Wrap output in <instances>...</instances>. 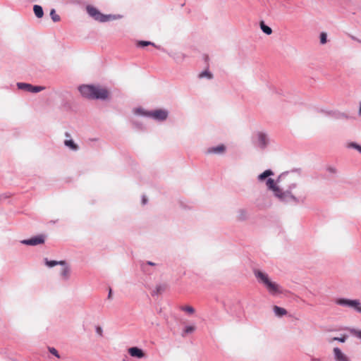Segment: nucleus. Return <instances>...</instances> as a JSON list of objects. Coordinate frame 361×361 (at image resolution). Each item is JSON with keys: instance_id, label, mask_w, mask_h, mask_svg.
I'll return each mask as SVG.
<instances>
[{"instance_id": "f257e3e1", "label": "nucleus", "mask_w": 361, "mask_h": 361, "mask_svg": "<svg viewBox=\"0 0 361 361\" xmlns=\"http://www.w3.org/2000/svg\"><path fill=\"white\" fill-rule=\"evenodd\" d=\"M82 95L89 99H106L109 97L108 90L99 86L82 85L79 87Z\"/></svg>"}, {"instance_id": "f03ea898", "label": "nucleus", "mask_w": 361, "mask_h": 361, "mask_svg": "<svg viewBox=\"0 0 361 361\" xmlns=\"http://www.w3.org/2000/svg\"><path fill=\"white\" fill-rule=\"evenodd\" d=\"M254 274L258 281L262 283L271 294L275 295L281 293L279 284L272 281L268 274L260 270H255Z\"/></svg>"}, {"instance_id": "7ed1b4c3", "label": "nucleus", "mask_w": 361, "mask_h": 361, "mask_svg": "<svg viewBox=\"0 0 361 361\" xmlns=\"http://www.w3.org/2000/svg\"><path fill=\"white\" fill-rule=\"evenodd\" d=\"M86 11L90 16L100 23L114 20L116 18L114 15H105L102 13L97 8L91 5L87 6Z\"/></svg>"}, {"instance_id": "20e7f679", "label": "nucleus", "mask_w": 361, "mask_h": 361, "mask_svg": "<svg viewBox=\"0 0 361 361\" xmlns=\"http://www.w3.org/2000/svg\"><path fill=\"white\" fill-rule=\"evenodd\" d=\"M267 185L270 190H273L275 196H276L281 200H284L288 197L293 198V197L289 192H282L281 190L276 185L274 180L272 178H269L267 180Z\"/></svg>"}, {"instance_id": "39448f33", "label": "nucleus", "mask_w": 361, "mask_h": 361, "mask_svg": "<svg viewBox=\"0 0 361 361\" xmlns=\"http://www.w3.org/2000/svg\"><path fill=\"white\" fill-rule=\"evenodd\" d=\"M336 304L352 307L361 313V304L357 300L338 299L336 300Z\"/></svg>"}, {"instance_id": "423d86ee", "label": "nucleus", "mask_w": 361, "mask_h": 361, "mask_svg": "<svg viewBox=\"0 0 361 361\" xmlns=\"http://www.w3.org/2000/svg\"><path fill=\"white\" fill-rule=\"evenodd\" d=\"M17 85L19 89L30 92H39L45 89V87L42 86H33L30 84L24 82H19Z\"/></svg>"}, {"instance_id": "0eeeda50", "label": "nucleus", "mask_w": 361, "mask_h": 361, "mask_svg": "<svg viewBox=\"0 0 361 361\" xmlns=\"http://www.w3.org/2000/svg\"><path fill=\"white\" fill-rule=\"evenodd\" d=\"M147 115L156 120L164 121V120L166 119V118L168 116V112L163 109H157V110L149 112L147 114Z\"/></svg>"}, {"instance_id": "6e6552de", "label": "nucleus", "mask_w": 361, "mask_h": 361, "mask_svg": "<svg viewBox=\"0 0 361 361\" xmlns=\"http://www.w3.org/2000/svg\"><path fill=\"white\" fill-rule=\"evenodd\" d=\"M333 354L335 361H350V357L338 347L333 349Z\"/></svg>"}, {"instance_id": "1a4fd4ad", "label": "nucleus", "mask_w": 361, "mask_h": 361, "mask_svg": "<svg viewBox=\"0 0 361 361\" xmlns=\"http://www.w3.org/2000/svg\"><path fill=\"white\" fill-rule=\"evenodd\" d=\"M267 142L268 140L267 135L264 133L261 132L257 133V140L255 142L257 147L264 149L267 146Z\"/></svg>"}, {"instance_id": "9d476101", "label": "nucleus", "mask_w": 361, "mask_h": 361, "mask_svg": "<svg viewBox=\"0 0 361 361\" xmlns=\"http://www.w3.org/2000/svg\"><path fill=\"white\" fill-rule=\"evenodd\" d=\"M44 242V238L43 235H37L30 239L24 240L22 241L23 244L27 245H37L39 244H42Z\"/></svg>"}, {"instance_id": "9b49d317", "label": "nucleus", "mask_w": 361, "mask_h": 361, "mask_svg": "<svg viewBox=\"0 0 361 361\" xmlns=\"http://www.w3.org/2000/svg\"><path fill=\"white\" fill-rule=\"evenodd\" d=\"M128 353L132 357H137V358H142L144 357L143 351L137 347H133V348H129Z\"/></svg>"}, {"instance_id": "f8f14e48", "label": "nucleus", "mask_w": 361, "mask_h": 361, "mask_svg": "<svg viewBox=\"0 0 361 361\" xmlns=\"http://www.w3.org/2000/svg\"><path fill=\"white\" fill-rule=\"evenodd\" d=\"M226 147L224 145H220L217 147H211L207 149L209 154H222L225 152Z\"/></svg>"}, {"instance_id": "ddd939ff", "label": "nucleus", "mask_w": 361, "mask_h": 361, "mask_svg": "<svg viewBox=\"0 0 361 361\" xmlns=\"http://www.w3.org/2000/svg\"><path fill=\"white\" fill-rule=\"evenodd\" d=\"M61 266H62V267L61 269V276L64 279H68L70 276V271H71L70 267L66 264V262H65V265H61Z\"/></svg>"}, {"instance_id": "4468645a", "label": "nucleus", "mask_w": 361, "mask_h": 361, "mask_svg": "<svg viewBox=\"0 0 361 361\" xmlns=\"http://www.w3.org/2000/svg\"><path fill=\"white\" fill-rule=\"evenodd\" d=\"M64 145L70 148L71 149L73 150V151H76L78 149V145H76L74 141L71 139H67V140H65L64 141Z\"/></svg>"}, {"instance_id": "2eb2a0df", "label": "nucleus", "mask_w": 361, "mask_h": 361, "mask_svg": "<svg viewBox=\"0 0 361 361\" xmlns=\"http://www.w3.org/2000/svg\"><path fill=\"white\" fill-rule=\"evenodd\" d=\"M45 264L49 267H53L56 265H65V261H55V260H48L45 259Z\"/></svg>"}, {"instance_id": "dca6fc26", "label": "nucleus", "mask_w": 361, "mask_h": 361, "mask_svg": "<svg viewBox=\"0 0 361 361\" xmlns=\"http://www.w3.org/2000/svg\"><path fill=\"white\" fill-rule=\"evenodd\" d=\"M33 11H34L35 16L37 18H42V16L44 15V12H43V9H42V6H40L39 5H35L33 7Z\"/></svg>"}, {"instance_id": "f3484780", "label": "nucleus", "mask_w": 361, "mask_h": 361, "mask_svg": "<svg viewBox=\"0 0 361 361\" xmlns=\"http://www.w3.org/2000/svg\"><path fill=\"white\" fill-rule=\"evenodd\" d=\"M274 311L275 314L279 317L283 316L287 314V311L286 309L278 307L276 305L274 307Z\"/></svg>"}, {"instance_id": "a211bd4d", "label": "nucleus", "mask_w": 361, "mask_h": 361, "mask_svg": "<svg viewBox=\"0 0 361 361\" xmlns=\"http://www.w3.org/2000/svg\"><path fill=\"white\" fill-rule=\"evenodd\" d=\"M260 27L262 30L267 35H271L272 33L271 28L266 25L263 21L260 22Z\"/></svg>"}, {"instance_id": "6ab92c4d", "label": "nucleus", "mask_w": 361, "mask_h": 361, "mask_svg": "<svg viewBox=\"0 0 361 361\" xmlns=\"http://www.w3.org/2000/svg\"><path fill=\"white\" fill-rule=\"evenodd\" d=\"M273 174V172L271 171V170H266L265 171H264L262 173H261L259 176V179L260 180H264L267 177L271 176Z\"/></svg>"}, {"instance_id": "aec40b11", "label": "nucleus", "mask_w": 361, "mask_h": 361, "mask_svg": "<svg viewBox=\"0 0 361 361\" xmlns=\"http://www.w3.org/2000/svg\"><path fill=\"white\" fill-rule=\"evenodd\" d=\"M50 16L54 22H59L60 20V16L58 14H56L54 9L51 10Z\"/></svg>"}, {"instance_id": "412c9836", "label": "nucleus", "mask_w": 361, "mask_h": 361, "mask_svg": "<svg viewBox=\"0 0 361 361\" xmlns=\"http://www.w3.org/2000/svg\"><path fill=\"white\" fill-rule=\"evenodd\" d=\"M346 338H347V336L344 335L341 337H334V338H331L329 340V343H332L333 341H340L341 343H344L345 341H346Z\"/></svg>"}, {"instance_id": "4be33fe9", "label": "nucleus", "mask_w": 361, "mask_h": 361, "mask_svg": "<svg viewBox=\"0 0 361 361\" xmlns=\"http://www.w3.org/2000/svg\"><path fill=\"white\" fill-rule=\"evenodd\" d=\"M181 310L188 314H192L195 312V309L192 306H189V305L182 307Z\"/></svg>"}, {"instance_id": "5701e85b", "label": "nucleus", "mask_w": 361, "mask_h": 361, "mask_svg": "<svg viewBox=\"0 0 361 361\" xmlns=\"http://www.w3.org/2000/svg\"><path fill=\"white\" fill-rule=\"evenodd\" d=\"M154 45L153 43L150 42H147V41H139L137 43V45L138 47H146V46H148V45Z\"/></svg>"}, {"instance_id": "b1692460", "label": "nucleus", "mask_w": 361, "mask_h": 361, "mask_svg": "<svg viewBox=\"0 0 361 361\" xmlns=\"http://www.w3.org/2000/svg\"><path fill=\"white\" fill-rule=\"evenodd\" d=\"M199 76L200 78L207 77L209 79L212 78V73L207 71L202 72Z\"/></svg>"}, {"instance_id": "393cba45", "label": "nucleus", "mask_w": 361, "mask_h": 361, "mask_svg": "<svg viewBox=\"0 0 361 361\" xmlns=\"http://www.w3.org/2000/svg\"><path fill=\"white\" fill-rule=\"evenodd\" d=\"M320 42L324 44L326 42V34L325 32H322L320 35Z\"/></svg>"}, {"instance_id": "a878e982", "label": "nucleus", "mask_w": 361, "mask_h": 361, "mask_svg": "<svg viewBox=\"0 0 361 361\" xmlns=\"http://www.w3.org/2000/svg\"><path fill=\"white\" fill-rule=\"evenodd\" d=\"M49 351L52 355H55L56 357L59 358L60 356L58 353V351L54 348H49Z\"/></svg>"}, {"instance_id": "bb28decb", "label": "nucleus", "mask_w": 361, "mask_h": 361, "mask_svg": "<svg viewBox=\"0 0 361 361\" xmlns=\"http://www.w3.org/2000/svg\"><path fill=\"white\" fill-rule=\"evenodd\" d=\"M351 333L353 334H354L355 336L361 338V331H358V330H351Z\"/></svg>"}, {"instance_id": "cd10ccee", "label": "nucleus", "mask_w": 361, "mask_h": 361, "mask_svg": "<svg viewBox=\"0 0 361 361\" xmlns=\"http://www.w3.org/2000/svg\"><path fill=\"white\" fill-rule=\"evenodd\" d=\"M194 330H195L194 326H187L185 329V334L192 333V331H194Z\"/></svg>"}, {"instance_id": "c85d7f7f", "label": "nucleus", "mask_w": 361, "mask_h": 361, "mask_svg": "<svg viewBox=\"0 0 361 361\" xmlns=\"http://www.w3.org/2000/svg\"><path fill=\"white\" fill-rule=\"evenodd\" d=\"M350 147L357 149L359 152H361V146L357 145L356 143H350Z\"/></svg>"}, {"instance_id": "c756f323", "label": "nucleus", "mask_w": 361, "mask_h": 361, "mask_svg": "<svg viewBox=\"0 0 361 361\" xmlns=\"http://www.w3.org/2000/svg\"><path fill=\"white\" fill-rule=\"evenodd\" d=\"M97 334H99L100 336H102V328H101V327H99V326H98V327L97 328Z\"/></svg>"}, {"instance_id": "7c9ffc66", "label": "nucleus", "mask_w": 361, "mask_h": 361, "mask_svg": "<svg viewBox=\"0 0 361 361\" xmlns=\"http://www.w3.org/2000/svg\"><path fill=\"white\" fill-rule=\"evenodd\" d=\"M111 295H112V291H111V289L110 288L109 289V295H108V298L109 299L111 298Z\"/></svg>"}, {"instance_id": "2f4dec72", "label": "nucleus", "mask_w": 361, "mask_h": 361, "mask_svg": "<svg viewBox=\"0 0 361 361\" xmlns=\"http://www.w3.org/2000/svg\"><path fill=\"white\" fill-rule=\"evenodd\" d=\"M65 135H66V137H68V138L71 137V135H70V133H65Z\"/></svg>"}, {"instance_id": "473e14b6", "label": "nucleus", "mask_w": 361, "mask_h": 361, "mask_svg": "<svg viewBox=\"0 0 361 361\" xmlns=\"http://www.w3.org/2000/svg\"><path fill=\"white\" fill-rule=\"evenodd\" d=\"M147 264H149V265H154V263H152L151 262H148Z\"/></svg>"}, {"instance_id": "72a5a7b5", "label": "nucleus", "mask_w": 361, "mask_h": 361, "mask_svg": "<svg viewBox=\"0 0 361 361\" xmlns=\"http://www.w3.org/2000/svg\"><path fill=\"white\" fill-rule=\"evenodd\" d=\"M145 202H146V200L143 199V203H145Z\"/></svg>"}]
</instances>
